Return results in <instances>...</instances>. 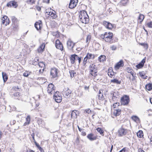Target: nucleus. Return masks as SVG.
I'll return each instance as SVG.
<instances>
[{"label":"nucleus","mask_w":152,"mask_h":152,"mask_svg":"<svg viewBox=\"0 0 152 152\" xmlns=\"http://www.w3.org/2000/svg\"><path fill=\"white\" fill-rule=\"evenodd\" d=\"M119 105V103L116 102L113 105V107L114 108H116Z\"/></svg>","instance_id":"nucleus-47"},{"label":"nucleus","mask_w":152,"mask_h":152,"mask_svg":"<svg viewBox=\"0 0 152 152\" xmlns=\"http://www.w3.org/2000/svg\"><path fill=\"white\" fill-rule=\"evenodd\" d=\"M126 150V148H124L120 150L119 152H122V151H124V152H125Z\"/></svg>","instance_id":"nucleus-54"},{"label":"nucleus","mask_w":152,"mask_h":152,"mask_svg":"<svg viewBox=\"0 0 152 152\" xmlns=\"http://www.w3.org/2000/svg\"><path fill=\"white\" fill-rule=\"evenodd\" d=\"M75 43H74L71 39H69L67 42V46L69 50H72Z\"/></svg>","instance_id":"nucleus-8"},{"label":"nucleus","mask_w":152,"mask_h":152,"mask_svg":"<svg viewBox=\"0 0 152 152\" xmlns=\"http://www.w3.org/2000/svg\"><path fill=\"white\" fill-rule=\"evenodd\" d=\"M45 45L44 43L42 44L37 49L39 53L42 52L44 50Z\"/></svg>","instance_id":"nucleus-20"},{"label":"nucleus","mask_w":152,"mask_h":152,"mask_svg":"<svg viewBox=\"0 0 152 152\" xmlns=\"http://www.w3.org/2000/svg\"><path fill=\"white\" fill-rule=\"evenodd\" d=\"M53 98L57 103H60L62 99L61 94L58 91H56L54 94Z\"/></svg>","instance_id":"nucleus-5"},{"label":"nucleus","mask_w":152,"mask_h":152,"mask_svg":"<svg viewBox=\"0 0 152 152\" xmlns=\"http://www.w3.org/2000/svg\"><path fill=\"white\" fill-rule=\"evenodd\" d=\"M2 77L4 82H6L7 79V77L5 73H2Z\"/></svg>","instance_id":"nucleus-33"},{"label":"nucleus","mask_w":152,"mask_h":152,"mask_svg":"<svg viewBox=\"0 0 152 152\" xmlns=\"http://www.w3.org/2000/svg\"><path fill=\"white\" fill-rule=\"evenodd\" d=\"M71 78L73 77L76 74L75 72L73 70H71L69 71Z\"/></svg>","instance_id":"nucleus-39"},{"label":"nucleus","mask_w":152,"mask_h":152,"mask_svg":"<svg viewBox=\"0 0 152 152\" xmlns=\"http://www.w3.org/2000/svg\"><path fill=\"white\" fill-rule=\"evenodd\" d=\"M88 59L86 57H85L84 58L83 62V66H85L86 63L87 62V60Z\"/></svg>","instance_id":"nucleus-45"},{"label":"nucleus","mask_w":152,"mask_h":152,"mask_svg":"<svg viewBox=\"0 0 152 152\" xmlns=\"http://www.w3.org/2000/svg\"><path fill=\"white\" fill-rule=\"evenodd\" d=\"M127 72L128 73H129L132 75V77H134L133 71L132 69L130 68H128L127 69Z\"/></svg>","instance_id":"nucleus-37"},{"label":"nucleus","mask_w":152,"mask_h":152,"mask_svg":"<svg viewBox=\"0 0 152 152\" xmlns=\"http://www.w3.org/2000/svg\"><path fill=\"white\" fill-rule=\"evenodd\" d=\"M56 47L57 48L61 50H63V47L61 43L58 39H57L56 42Z\"/></svg>","instance_id":"nucleus-13"},{"label":"nucleus","mask_w":152,"mask_h":152,"mask_svg":"<svg viewBox=\"0 0 152 152\" xmlns=\"http://www.w3.org/2000/svg\"><path fill=\"white\" fill-rule=\"evenodd\" d=\"M71 93V91L68 88H65L63 91V95L66 98L70 97Z\"/></svg>","instance_id":"nucleus-6"},{"label":"nucleus","mask_w":152,"mask_h":152,"mask_svg":"<svg viewBox=\"0 0 152 152\" xmlns=\"http://www.w3.org/2000/svg\"><path fill=\"white\" fill-rule=\"evenodd\" d=\"M139 74L140 76L143 79H147V77L145 75V73L144 71L140 72Z\"/></svg>","instance_id":"nucleus-30"},{"label":"nucleus","mask_w":152,"mask_h":152,"mask_svg":"<svg viewBox=\"0 0 152 152\" xmlns=\"http://www.w3.org/2000/svg\"><path fill=\"white\" fill-rule=\"evenodd\" d=\"M82 49V47H79V48H77L76 50L77 51H79L81 50Z\"/></svg>","instance_id":"nucleus-56"},{"label":"nucleus","mask_w":152,"mask_h":152,"mask_svg":"<svg viewBox=\"0 0 152 152\" xmlns=\"http://www.w3.org/2000/svg\"><path fill=\"white\" fill-rule=\"evenodd\" d=\"M128 2V0H121V3L123 5H125Z\"/></svg>","instance_id":"nucleus-42"},{"label":"nucleus","mask_w":152,"mask_h":152,"mask_svg":"<svg viewBox=\"0 0 152 152\" xmlns=\"http://www.w3.org/2000/svg\"><path fill=\"white\" fill-rule=\"evenodd\" d=\"M78 0H71L69 4V7L71 9L75 8L77 5Z\"/></svg>","instance_id":"nucleus-11"},{"label":"nucleus","mask_w":152,"mask_h":152,"mask_svg":"<svg viewBox=\"0 0 152 152\" xmlns=\"http://www.w3.org/2000/svg\"><path fill=\"white\" fill-rule=\"evenodd\" d=\"M49 1L50 0H43V1L44 2L48 3L49 2Z\"/></svg>","instance_id":"nucleus-59"},{"label":"nucleus","mask_w":152,"mask_h":152,"mask_svg":"<svg viewBox=\"0 0 152 152\" xmlns=\"http://www.w3.org/2000/svg\"><path fill=\"white\" fill-rule=\"evenodd\" d=\"M118 132L119 136H122L126 133L127 131L125 129L121 128L118 130Z\"/></svg>","instance_id":"nucleus-18"},{"label":"nucleus","mask_w":152,"mask_h":152,"mask_svg":"<svg viewBox=\"0 0 152 152\" xmlns=\"http://www.w3.org/2000/svg\"><path fill=\"white\" fill-rule=\"evenodd\" d=\"M42 25V22L39 21L36 22L35 24V27L37 30L41 28V26Z\"/></svg>","instance_id":"nucleus-23"},{"label":"nucleus","mask_w":152,"mask_h":152,"mask_svg":"<svg viewBox=\"0 0 152 152\" xmlns=\"http://www.w3.org/2000/svg\"><path fill=\"white\" fill-rule=\"evenodd\" d=\"M38 66L39 67L41 68V69L39 70V72L40 73H42L44 71L45 67V64L43 62H40L38 63Z\"/></svg>","instance_id":"nucleus-17"},{"label":"nucleus","mask_w":152,"mask_h":152,"mask_svg":"<svg viewBox=\"0 0 152 152\" xmlns=\"http://www.w3.org/2000/svg\"><path fill=\"white\" fill-rule=\"evenodd\" d=\"M55 87L52 83L49 84L47 87V91L50 94H54L55 92Z\"/></svg>","instance_id":"nucleus-7"},{"label":"nucleus","mask_w":152,"mask_h":152,"mask_svg":"<svg viewBox=\"0 0 152 152\" xmlns=\"http://www.w3.org/2000/svg\"><path fill=\"white\" fill-rule=\"evenodd\" d=\"M58 71V69L55 68H53L51 69L50 76L51 78H56L57 77Z\"/></svg>","instance_id":"nucleus-4"},{"label":"nucleus","mask_w":152,"mask_h":152,"mask_svg":"<svg viewBox=\"0 0 152 152\" xmlns=\"http://www.w3.org/2000/svg\"><path fill=\"white\" fill-rule=\"evenodd\" d=\"M79 114L78 111L76 110H74L72 112L71 117L72 118H76L77 117V115Z\"/></svg>","instance_id":"nucleus-22"},{"label":"nucleus","mask_w":152,"mask_h":152,"mask_svg":"<svg viewBox=\"0 0 152 152\" xmlns=\"http://www.w3.org/2000/svg\"><path fill=\"white\" fill-rule=\"evenodd\" d=\"M150 144L151 145H152V136L151 137V138H150Z\"/></svg>","instance_id":"nucleus-63"},{"label":"nucleus","mask_w":152,"mask_h":152,"mask_svg":"<svg viewBox=\"0 0 152 152\" xmlns=\"http://www.w3.org/2000/svg\"><path fill=\"white\" fill-rule=\"evenodd\" d=\"M82 132V134L83 136H85L86 134V132L83 130V131L81 132Z\"/></svg>","instance_id":"nucleus-55"},{"label":"nucleus","mask_w":152,"mask_h":152,"mask_svg":"<svg viewBox=\"0 0 152 152\" xmlns=\"http://www.w3.org/2000/svg\"><path fill=\"white\" fill-rule=\"evenodd\" d=\"M113 34L110 32H106L104 34L101 35V37L104 39L105 42L110 43L113 42Z\"/></svg>","instance_id":"nucleus-2"},{"label":"nucleus","mask_w":152,"mask_h":152,"mask_svg":"<svg viewBox=\"0 0 152 152\" xmlns=\"http://www.w3.org/2000/svg\"><path fill=\"white\" fill-rule=\"evenodd\" d=\"M101 91H102V90H100L99 91V94L98 96L99 99H102L103 97V94L102 93Z\"/></svg>","instance_id":"nucleus-38"},{"label":"nucleus","mask_w":152,"mask_h":152,"mask_svg":"<svg viewBox=\"0 0 152 152\" xmlns=\"http://www.w3.org/2000/svg\"><path fill=\"white\" fill-rule=\"evenodd\" d=\"M137 137L140 138H141L143 136V132L141 130H139L137 133Z\"/></svg>","instance_id":"nucleus-31"},{"label":"nucleus","mask_w":152,"mask_h":152,"mask_svg":"<svg viewBox=\"0 0 152 152\" xmlns=\"http://www.w3.org/2000/svg\"><path fill=\"white\" fill-rule=\"evenodd\" d=\"M110 82L112 83H116L117 84H120L121 82L116 79H114L110 80Z\"/></svg>","instance_id":"nucleus-27"},{"label":"nucleus","mask_w":152,"mask_h":152,"mask_svg":"<svg viewBox=\"0 0 152 152\" xmlns=\"http://www.w3.org/2000/svg\"><path fill=\"white\" fill-rule=\"evenodd\" d=\"M96 130L101 134H103L104 131L101 128L98 127L96 129Z\"/></svg>","instance_id":"nucleus-41"},{"label":"nucleus","mask_w":152,"mask_h":152,"mask_svg":"<svg viewBox=\"0 0 152 152\" xmlns=\"http://www.w3.org/2000/svg\"><path fill=\"white\" fill-rule=\"evenodd\" d=\"M2 23L3 24L5 25V26H7V25L9 24L10 23V21L9 19L8 18V17L6 16H3L2 18Z\"/></svg>","instance_id":"nucleus-14"},{"label":"nucleus","mask_w":152,"mask_h":152,"mask_svg":"<svg viewBox=\"0 0 152 152\" xmlns=\"http://www.w3.org/2000/svg\"><path fill=\"white\" fill-rule=\"evenodd\" d=\"M121 110L120 109H117L115 110L114 112V115L115 116H117L119 115L121 113Z\"/></svg>","instance_id":"nucleus-29"},{"label":"nucleus","mask_w":152,"mask_h":152,"mask_svg":"<svg viewBox=\"0 0 152 152\" xmlns=\"http://www.w3.org/2000/svg\"><path fill=\"white\" fill-rule=\"evenodd\" d=\"M88 138L91 141H93L95 140L96 137L94 136V134H90L88 135L87 136Z\"/></svg>","instance_id":"nucleus-21"},{"label":"nucleus","mask_w":152,"mask_h":152,"mask_svg":"<svg viewBox=\"0 0 152 152\" xmlns=\"http://www.w3.org/2000/svg\"><path fill=\"white\" fill-rule=\"evenodd\" d=\"M86 57L89 59H93L95 57V55L91 53H88Z\"/></svg>","instance_id":"nucleus-28"},{"label":"nucleus","mask_w":152,"mask_h":152,"mask_svg":"<svg viewBox=\"0 0 152 152\" xmlns=\"http://www.w3.org/2000/svg\"><path fill=\"white\" fill-rule=\"evenodd\" d=\"M129 101V97L127 96H125L121 98V103L122 105H125L128 104Z\"/></svg>","instance_id":"nucleus-9"},{"label":"nucleus","mask_w":152,"mask_h":152,"mask_svg":"<svg viewBox=\"0 0 152 152\" xmlns=\"http://www.w3.org/2000/svg\"><path fill=\"white\" fill-rule=\"evenodd\" d=\"M35 145H36L37 148L39 149L40 151L42 152L43 149H42L39 146V144L37 143L36 142H34Z\"/></svg>","instance_id":"nucleus-40"},{"label":"nucleus","mask_w":152,"mask_h":152,"mask_svg":"<svg viewBox=\"0 0 152 152\" xmlns=\"http://www.w3.org/2000/svg\"><path fill=\"white\" fill-rule=\"evenodd\" d=\"M110 49L112 50H115L117 49V47L115 45H113L110 47Z\"/></svg>","instance_id":"nucleus-46"},{"label":"nucleus","mask_w":152,"mask_h":152,"mask_svg":"<svg viewBox=\"0 0 152 152\" xmlns=\"http://www.w3.org/2000/svg\"><path fill=\"white\" fill-rule=\"evenodd\" d=\"M135 74L134 75V77H132V79H131L130 77L129 78L130 80H132V81H133L135 79Z\"/></svg>","instance_id":"nucleus-57"},{"label":"nucleus","mask_w":152,"mask_h":152,"mask_svg":"<svg viewBox=\"0 0 152 152\" xmlns=\"http://www.w3.org/2000/svg\"><path fill=\"white\" fill-rule=\"evenodd\" d=\"M30 72H29L26 71L23 74V75L24 77H28L30 75Z\"/></svg>","instance_id":"nucleus-43"},{"label":"nucleus","mask_w":152,"mask_h":152,"mask_svg":"<svg viewBox=\"0 0 152 152\" xmlns=\"http://www.w3.org/2000/svg\"><path fill=\"white\" fill-rule=\"evenodd\" d=\"M79 17L80 21L83 23L86 24L88 23L89 20V17L86 11H81L79 13Z\"/></svg>","instance_id":"nucleus-1"},{"label":"nucleus","mask_w":152,"mask_h":152,"mask_svg":"<svg viewBox=\"0 0 152 152\" xmlns=\"http://www.w3.org/2000/svg\"><path fill=\"white\" fill-rule=\"evenodd\" d=\"M7 6L8 7H12L14 8H16L18 5L17 2L13 1H10L7 4Z\"/></svg>","instance_id":"nucleus-16"},{"label":"nucleus","mask_w":152,"mask_h":152,"mask_svg":"<svg viewBox=\"0 0 152 152\" xmlns=\"http://www.w3.org/2000/svg\"><path fill=\"white\" fill-rule=\"evenodd\" d=\"M91 35H88L87 36V37L86 39V42L87 43H89L91 39Z\"/></svg>","instance_id":"nucleus-44"},{"label":"nucleus","mask_w":152,"mask_h":152,"mask_svg":"<svg viewBox=\"0 0 152 152\" xmlns=\"http://www.w3.org/2000/svg\"><path fill=\"white\" fill-rule=\"evenodd\" d=\"M145 62V59H143L141 61V63L142 64H144V63Z\"/></svg>","instance_id":"nucleus-62"},{"label":"nucleus","mask_w":152,"mask_h":152,"mask_svg":"<svg viewBox=\"0 0 152 152\" xmlns=\"http://www.w3.org/2000/svg\"><path fill=\"white\" fill-rule=\"evenodd\" d=\"M145 88L148 91H150L152 89V85L151 84H148L145 86Z\"/></svg>","instance_id":"nucleus-32"},{"label":"nucleus","mask_w":152,"mask_h":152,"mask_svg":"<svg viewBox=\"0 0 152 152\" xmlns=\"http://www.w3.org/2000/svg\"><path fill=\"white\" fill-rule=\"evenodd\" d=\"M26 119V122L24 123V126H26L27 125H28L30 124L31 120L30 116L29 115H28Z\"/></svg>","instance_id":"nucleus-24"},{"label":"nucleus","mask_w":152,"mask_h":152,"mask_svg":"<svg viewBox=\"0 0 152 152\" xmlns=\"http://www.w3.org/2000/svg\"><path fill=\"white\" fill-rule=\"evenodd\" d=\"M27 3L29 4H33L35 3V0H29L27 1Z\"/></svg>","instance_id":"nucleus-49"},{"label":"nucleus","mask_w":152,"mask_h":152,"mask_svg":"<svg viewBox=\"0 0 152 152\" xmlns=\"http://www.w3.org/2000/svg\"><path fill=\"white\" fill-rule=\"evenodd\" d=\"M140 45L143 46L144 48L146 50H147L148 48V46L147 43H140Z\"/></svg>","instance_id":"nucleus-34"},{"label":"nucleus","mask_w":152,"mask_h":152,"mask_svg":"<svg viewBox=\"0 0 152 152\" xmlns=\"http://www.w3.org/2000/svg\"><path fill=\"white\" fill-rule=\"evenodd\" d=\"M98 59L100 62H103L106 60V57L104 55H101L99 57Z\"/></svg>","instance_id":"nucleus-26"},{"label":"nucleus","mask_w":152,"mask_h":152,"mask_svg":"<svg viewBox=\"0 0 152 152\" xmlns=\"http://www.w3.org/2000/svg\"><path fill=\"white\" fill-rule=\"evenodd\" d=\"M147 25L148 27L150 28H152V22H150L147 23Z\"/></svg>","instance_id":"nucleus-50"},{"label":"nucleus","mask_w":152,"mask_h":152,"mask_svg":"<svg viewBox=\"0 0 152 152\" xmlns=\"http://www.w3.org/2000/svg\"><path fill=\"white\" fill-rule=\"evenodd\" d=\"M33 139V140H35V139H34V134H31V135Z\"/></svg>","instance_id":"nucleus-60"},{"label":"nucleus","mask_w":152,"mask_h":152,"mask_svg":"<svg viewBox=\"0 0 152 152\" xmlns=\"http://www.w3.org/2000/svg\"><path fill=\"white\" fill-rule=\"evenodd\" d=\"M77 127H78V128L79 129V131L80 132H81V131H83V129H81L80 127H79L78 126H77Z\"/></svg>","instance_id":"nucleus-64"},{"label":"nucleus","mask_w":152,"mask_h":152,"mask_svg":"<svg viewBox=\"0 0 152 152\" xmlns=\"http://www.w3.org/2000/svg\"><path fill=\"white\" fill-rule=\"evenodd\" d=\"M144 18V16L142 14H140L139 17L138 18L139 20H140V22L141 23L142 22Z\"/></svg>","instance_id":"nucleus-36"},{"label":"nucleus","mask_w":152,"mask_h":152,"mask_svg":"<svg viewBox=\"0 0 152 152\" xmlns=\"http://www.w3.org/2000/svg\"><path fill=\"white\" fill-rule=\"evenodd\" d=\"M132 118L133 121L137 122H138L139 120V118L136 116H133Z\"/></svg>","instance_id":"nucleus-35"},{"label":"nucleus","mask_w":152,"mask_h":152,"mask_svg":"<svg viewBox=\"0 0 152 152\" xmlns=\"http://www.w3.org/2000/svg\"><path fill=\"white\" fill-rule=\"evenodd\" d=\"M115 73L113 72L112 68H109L108 72V75L111 77H113L115 75Z\"/></svg>","instance_id":"nucleus-19"},{"label":"nucleus","mask_w":152,"mask_h":152,"mask_svg":"<svg viewBox=\"0 0 152 152\" xmlns=\"http://www.w3.org/2000/svg\"><path fill=\"white\" fill-rule=\"evenodd\" d=\"M76 56L77 55L75 54L72 55L70 57V61L72 64H74L75 62V58H76Z\"/></svg>","instance_id":"nucleus-25"},{"label":"nucleus","mask_w":152,"mask_h":152,"mask_svg":"<svg viewBox=\"0 0 152 152\" xmlns=\"http://www.w3.org/2000/svg\"><path fill=\"white\" fill-rule=\"evenodd\" d=\"M86 112L87 113H88V114L91 113V111L89 109H87L86 110Z\"/></svg>","instance_id":"nucleus-53"},{"label":"nucleus","mask_w":152,"mask_h":152,"mask_svg":"<svg viewBox=\"0 0 152 152\" xmlns=\"http://www.w3.org/2000/svg\"><path fill=\"white\" fill-rule=\"evenodd\" d=\"M78 58V60H77L78 62L80 63L81 61V58L79 57L77 55V56H76V58Z\"/></svg>","instance_id":"nucleus-52"},{"label":"nucleus","mask_w":152,"mask_h":152,"mask_svg":"<svg viewBox=\"0 0 152 152\" xmlns=\"http://www.w3.org/2000/svg\"><path fill=\"white\" fill-rule=\"evenodd\" d=\"M143 65L141 63L136 65V67L138 68H140L143 66Z\"/></svg>","instance_id":"nucleus-48"},{"label":"nucleus","mask_w":152,"mask_h":152,"mask_svg":"<svg viewBox=\"0 0 152 152\" xmlns=\"http://www.w3.org/2000/svg\"><path fill=\"white\" fill-rule=\"evenodd\" d=\"M37 10L39 11H40L41 10V8L40 7H38L37 8Z\"/></svg>","instance_id":"nucleus-61"},{"label":"nucleus","mask_w":152,"mask_h":152,"mask_svg":"<svg viewBox=\"0 0 152 152\" xmlns=\"http://www.w3.org/2000/svg\"><path fill=\"white\" fill-rule=\"evenodd\" d=\"M14 95L15 96L18 97L20 96V94L19 92H17L15 93L14 94Z\"/></svg>","instance_id":"nucleus-51"},{"label":"nucleus","mask_w":152,"mask_h":152,"mask_svg":"<svg viewBox=\"0 0 152 152\" xmlns=\"http://www.w3.org/2000/svg\"><path fill=\"white\" fill-rule=\"evenodd\" d=\"M90 73L92 76L96 77L97 75V69L94 64H91L89 66Z\"/></svg>","instance_id":"nucleus-3"},{"label":"nucleus","mask_w":152,"mask_h":152,"mask_svg":"<svg viewBox=\"0 0 152 152\" xmlns=\"http://www.w3.org/2000/svg\"><path fill=\"white\" fill-rule=\"evenodd\" d=\"M124 63L123 61L121 60L118 62L115 66V69L116 70H118L120 68L123 66Z\"/></svg>","instance_id":"nucleus-12"},{"label":"nucleus","mask_w":152,"mask_h":152,"mask_svg":"<svg viewBox=\"0 0 152 152\" xmlns=\"http://www.w3.org/2000/svg\"><path fill=\"white\" fill-rule=\"evenodd\" d=\"M46 15H49L50 16L52 19H55L57 17V15L56 14L55 11L52 10L50 9V11L46 12Z\"/></svg>","instance_id":"nucleus-10"},{"label":"nucleus","mask_w":152,"mask_h":152,"mask_svg":"<svg viewBox=\"0 0 152 152\" xmlns=\"http://www.w3.org/2000/svg\"><path fill=\"white\" fill-rule=\"evenodd\" d=\"M103 23L106 28L109 29H111L113 27V25L109 22L104 21L103 22Z\"/></svg>","instance_id":"nucleus-15"},{"label":"nucleus","mask_w":152,"mask_h":152,"mask_svg":"<svg viewBox=\"0 0 152 152\" xmlns=\"http://www.w3.org/2000/svg\"><path fill=\"white\" fill-rule=\"evenodd\" d=\"M15 122H16L15 121L13 120L12 121V122H10V124H11V125H13V124H14L15 123Z\"/></svg>","instance_id":"nucleus-58"}]
</instances>
